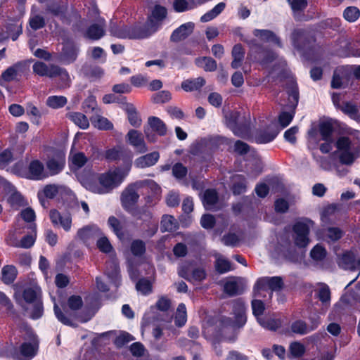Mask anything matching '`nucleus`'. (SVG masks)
I'll use <instances>...</instances> for the list:
<instances>
[{
	"label": "nucleus",
	"mask_w": 360,
	"mask_h": 360,
	"mask_svg": "<svg viewBox=\"0 0 360 360\" xmlns=\"http://www.w3.org/2000/svg\"><path fill=\"white\" fill-rule=\"evenodd\" d=\"M306 351V347L299 342H292L290 345V353L292 358L302 356Z\"/></svg>",
	"instance_id": "57"
},
{
	"label": "nucleus",
	"mask_w": 360,
	"mask_h": 360,
	"mask_svg": "<svg viewBox=\"0 0 360 360\" xmlns=\"http://www.w3.org/2000/svg\"><path fill=\"white\" fill-rule=\"evenodd\" d=\"M124 150L121 148H113L105 151V158L109 161H116L123 158Z\"/></svg>",
	"instance_id": "56"
},
{
	"label": "nucleus",
	"mask_w": 360,
	"mask_h": 360,
	"mask_svg": "<svg viewBox=\"0 0 360 360\" xmlns=\"http://www.w3.org/2000/svg\"><path fill=\"white\" fill-rule=\"evenodd\" d=\"M258 322L263 328L273 331L281 326V320L279 319L258 318Z\"/></svg>",
	"instance_id": "49"
},
{
	"label": "nucleus",
	"mask_w": 360,
	"mask_h": 360,
	"mask_svg": "<svg viewBox=\"0 0 360 360\" xmlns=\"http://www.w3.org/2000/svg\"><path fill=\"white\" fill-rule=\"evenodd\" d=\"M232 191L234 195H240L245 193L247 188L245 177L241 174H236L233 176Z\"/></svg>",
	"instance_id": "31"
},
{
	"label": "nucleus",
	"mask_w": 360,
	"mask_h": 360,
	"mask_svg": "<svg viewBox=\"0 0 360 360\" xmlns=\"http://www.w3.org/2000/svg\"><path fill=\"white\" fill-rule=\"evenodd\" d=\"M224 291L229 296H235L242 292L240 290L238 283L235 280L226 281L224 285Z\"/></svg>",
	"instance_id": "53"
},
{
	"label": "nucleus",
	"mask_w": 360,
	"mask_h": 360,
	"mask_svg": "<svg viewBox=\"0 0 360 360\" xmlns=\"http://www.w3.org/2000/svg\"><path fill=\"white\" fill-rule=\"evenodd\" d=\"M129 143L133 146L139 153H144L148 150L142 134L135 129H131L127 134Z\"/></svg>",
	"instance_id": "17"
},
{
	"label": "nucleus",
	"mask_w": 360,
	"mask_h": 360,
	"mask_svg": "<svg viewBox=\"0 0 360 360\" xmlns=\"http://www.w3.org/2000/svg\"><path fill=\"white\" fill-rule=\"evenodd\" d=\"M155 30L156 29L150 30L147 25H134L128 27L129 39H136L146 38L155 32Z\"/></svg>",
	"instance_id": "22"
},
{
	"label": "nucleus",
	"mask_w": 360,
	"mask_h": 360,
	"mask_svg": "<svg viewBox=\"0 0 360 360\" xmlns=\"http://www.w3.org/2000/svg\"><path fill=\"white\" fill-rule=\"evenodd\" d=\"M68 117L81 129H85L89 127V120L84 114L74 112L67 115Z\"/></svg>",
	"instance_id": "41"
},
{
	"label": "nucleus",
	"mask_w": 360,
	"mask_h": 360,
	"mask_svg": "<svg viewBox=\"0 0 360 360\" xmlns=\"http://www.w3.org/2000/svg\"><path fill=\"white\" fill-rule=\"evenodd\" d=\"M101 229L95 225L86 226L79 229L77 233V237L84 242L96 239L101 236Z\"/></svg>",
	"instance_id": "18"
},
{
	"label": "nucleus",
	"mask_w": 360,
	"mask_h": 360,
	"mask_svg": "<svg viewBox=\"0 0 360 360\" xmlns=\"http://www.w3.org/2000/svg\"><path fill=\"white\" fill-rule=\"evenodd\" d=\"M65 163V159L64 155H56L46 162V167L51 175H56L63 170Z\"/></svg>",
	"instance_id": "25"
},
{
	"label": "nucleus",
	"mask_w": 360,
	"mask_h": 360,
	"mask_svg": "<svg viewBox=\"0 0 360 360\" xmlns=\"http://www.w3.org/2000/svg\"><path fill=\"white\" fill-rule=\"evenodd\" d=\"M253 34L264 42H272L278 47L283 46L280 38L271 30L255 29Z\"/></svg>",
	"instance_id": "21"
},
{
	"label": "nucleus",
	"mask_w": 360,
	"mask_h": 360,
	"mask_svg": "<svg viewBox=\"0 0 360 360\" xmlns=\"http://www.w3.org/2000/svg\"><path fill=\"white\" fill-rule=\"evenodd\" d=\"M342 235V231L338 227H328L324 231L325 237L333 242L340 239Z\"/></svg>",
	"instance_id": "55"
},
{
	"label": "nucleus",
	"mask_w": 360,
	"mask_h": 360,
	"mask_svg": "<svg viewBox=\"0 0 360 360\" xmlns=\"http://www.w3.org/2000/svg\"><path fill=\"white\" fill-rule=\"evenodd\" d=\"M319 131L321 136V140L333 139L334 127L330 122L324 121L320 122L319 124Z\"/></svg>",
	"instance_id": "39"
},
{
	"label": "nucleus",
	"mask_w": 360,
	"mask_h": 360,
	"mask_svg": "<svg viewBox=\"0 0 360 360\" xmlns=\"http://www.w3.org/2000/svg\"><path fill=\"white\" fill-rule=\"evenodd\" d=\"M283 286V281L280 276L264 277L257 280L255 289H263L269 287L271 291L281 290Z\"/></svg>",
	"instance_id": "15"
},
{
	"label": "nucleus",
	"mask_w": 360,
	"mask_h": 360,
	"mask_svg": "<svg viewBox=\"0 0 360 360\" xmlns=\"http://www.w3.org/2000/svg\"><path fill=\"white\" fill-rule=\"evenodd\" d=\"M68 305L72 311H77L83 305L82 299L79 295H72L68 300Z\"/></svg>",
	"instance_id": "64"
},
{
	"label": "nucleus",
	"mask_w": 360,
	"mask_h": 360,
	"mask_svg": "<svg viewBox=\"0 0 360 360\" xmlns=\"http://www.w3.org/2000/svg\"><path fill=\"white\" fill-rule=\"evenodd\" d=\"M335 146L340 152V162L343 165H352L360 155V147L355 146L348 136L339 137Z\"/></svg>",
	"instance_id": "3"
},
{
	"label": "nucleus",
	"mask_w": 360,
	"mask_h": 360,
	"mask_svg": "<svg viewBox=\"0 0 360 360\" xmlns=\"http://www.w3.org/2000/svg\"><path fill=\"white\" fill-rule=\"evenodd\" d=\"M292 87L288 91V100L290 103V108L291 110L290 112H282L278 116L279 124L283 127H287L292 120L295 115V109L299 101V92L297 86L295 84L292 82Z\"/></svg>",
	"instance_id": "6"
},
{
	"label": "nucleus",
	"mask_w": 360,
	"mask_h": 360,
	"mask_svg": "<svg viewBox=\"0 0 360 360\" xmlns=\"http://www.w3.org/2000/svg\"><path fill=\"white\" fill-rule=\"evenodd\" d=\"M59 186L56 184H49L44 186L41 192L46 198L53 199L58 193Z\"/></svg>",
	"instance_id": "63"
},
{
	"label": "nucleus",
	"mask_w": 360,
	"mask_h": 360,
	"mask_svg": "<svg viewBox=\"0 0 360 360\" xmlns=\"http://www.w3.org/2000/svg\"><path fill=\"white\" fill-rule=\"evenodd\" d=\"M54 69L55 70L53 73V77H60V87L63 89L69 87L71 83V79L68 71L65 68L57 65Z\"/></svg>",
	"instance_id": "35"
},
{
	"label": "nucleus",
	"mask_w": 360,
	"mask_h": 360,
	"mask_svg": "<svg viewBox=\"0 0 360 360\" xmlns=\"http://www.w3.org/2000/svg\"><path fill=\"white\" fill-rule=\"evenodd\" d=\"M194 24L193 22H186L181 25L177 29L174 30L170 37V40L174 42H179L187 38L193 31Z\"/></svg>",
	"instance_id": "19"
},
{
	"label": "nucleus",
	"mask_w": 360,
	"mask_h": 360,
	"mask_svg": "<svg viewBox=\"0 0 360 360\" xmlns=\"http://www.w3.org/2000/svg\"><path fill=\"white\" fill-rule=\"evenodd\" d=\"M38 348L39 343L37 340L24 342L13 354V358L16 360H31L36 356Z\"/></svg>",
	"instance_id": "11"
},
{
	"label": "nucleus",
	"mask_w": 360,
	"mask_h": 360,
	"mask_svg": "<svg viewBox=\"0 0 360 360\" xmlns=\"http://www.w3.org/2000/svg\"><path fill=\"white\" fill-rule=\"evenodd\" d=\"M277 133L273 131H262L257 134L255 137V141L257 143L263 144L272 141L276 136Z\"/></svg>",
	"instance_id": "54"
},
{
	"label": "nucleus",
	"mask_w": 360,
	"mask_h": 360,
	"mask_svg": "<svg viewBox=\"0 0 360 360\" xmlns=\"http://www.w3.org/2000/svg\"><path fill=\"white\" fill-rule=\"evenodd\" d=\"M22 298L27 303H34L41 300V292L34 288H27L22 292Z\"/></svg>",
	"instance_id": "45"
},
{
	"label": "nucleus",
	"mask_w": 360,
	"mask_h": 360,
	"mask_svg": "<svg viewBox=\"0 0 360 360\" xmlns=\"http://www.w3.org/2000/svg\"><path fill=\"white\" fill-rule=\"evenodd\" d=\"M215 269L219 274L226 273L231 270V262L223 257H218L215 262Z\"/></svg>",
	"instance_id": "59"
},
{
	"label": "nucleus",
	"mask_w": 360,
	"mask_h": 360,
	"mask_svg": "<svg viewBox=\"0 0 360 360\" xmlns=\"http://www.w3.org/2000/svg\"><path fill=\"white\" fill-rule=\"evenodd\" d=\"M319 324V322H316L311 327L307 326L305 322L299 320L296 321L291 325V330L293 333L298 335H305L309 332L314 330Z\"/></svg>",
	"instance_id": "38"
},
{
	"label": "nucleus",
	"mask_w": 360,
	"mask_h": 360,
	"mask_svg": "<svg viewBox=\"0 0 360 360\" xmlns=\"http://www.w3.org/2000/svg\"><path fill=\"white\" fill-rule=\"evenodd\" d=\"M195 63L198 67L203 68L206 72H213L217 68L216 60L211 57L197 58L195 60Z\"/></svg>",
	"instance_id": "34"
},
{
	"label": "nucleus",
	"mask_w": 360,
	"mask_h": 360,
	"mask_svg": "<svg viewBox=\"0 0 360 360\" xmlns=\"http://www.w3.org/2000/svg\"><path fill=\"white\" fill-rule=\"evenodd\" d=\"M218 201V193L214 189H207L204 192L202 203L206 210H212Z\"/></svg>",
	"instance_id": "33"
},
{
	"label": "nucleus",
	"mask_w": 360,
	"mask_h": 360,
	"mask_svg": "<svg viewBox=\"0 0 360 360\" xmlns=\"http://www.w3.org/2000/svg\"><path fill=\"white\" fill-rule=\"evenodd\" d=\"M27 69V64L25 61H20L8 67L1 73L0 85L3 86V82H10L17 80L18 77H21Z\"/></svg>",
	"instance_id": "10"
},
{
	"label": "nucleus",
	"mask_w": 360,
	"mask_h": 360,
	"mask_svg": "<svg viewBox=\"0 0 360 360\" xmlns=\"http://www.w3.org/2000/svg\"><path fill=\"white\" fill-rule=\"evenodd\" d=\"M360 16V10L356 6H348L343 11V18L349 22H354Z\"/></svg>",
	"instance_id": "52"
},
{
	"label": "nucleus",
	"mask_w": 360,
	"mask_h": 360,
	"mask_svg": "<svg viewBox=\"0 0 360 360\" xmlns=\"http://www.w3.org/2000/svg\"><path fill=\"white\" fill-rule=\"evenodd\" d=\"M338 264L345 269L360 271V259L356 260L352 252H346L338 260Z\"/></svg>",
	"instance_id": "20"
},
{
	"label": "nucleus",
	"mask_w": 360,
	"mask_h": 360,
	"mask_svg": "<svg viewBox=\"0 0 360 360\" xmlns=\"http://www.w3.org/2000/svg\"><path fill=\"white\" fill-rule=\"evenodd\" d=\"M6 30L13 41H15L22 32V25L18 21L8 23L6 26Z\"/></svg>",
	"instance_id": "51"
},
{
	"label": "nucleus",
	"mask_w": 360,
	"mask_h": 360,
	"mask_svg": "<svg viewBox=\"0 0 360 360\" xmlns=\"http://www.w3.org/2000/svg\"><path fill=\"white\" fill-rule=\"evenodd\" d=\"M130 214L137 219L146 222H151L153 220V214L147 207H142L139 209H134Z\"/></svg>",
	"instance_id": "42"
},
{
	"label": "nucleus",
	"mask_w": 360,
	"mask_h": 360,
	"mask_svg": "<svg viewBox=\"0 0 360 360\" xmlns=\"http://www.w3.org/2000/svg\"><path fill=\"white\" fill-rule=\"evenodd\" d=\"M310 256L314 260L321 261L326 256V250L323 247L318 244L311 250Z\"/></svg>",
	"instance_id": "61"
},
{
	"label": "nucleus",
	"mask_w": 360,
	"mask_h": 360,
	"mask_svg": "<svg viewBox=\"0 0 360 360\" xmlns=\"http://www.w3.org/2000/svg\"><path fill=\"white\" fill-rule=\"evenodd\" d=\"M146 127L160 136L166 135L167 131L165 123L159 117L155 116L148 117Z\"/></svg>",
	"instance_id": "26"
},
{
	"label": "nucleus",
	"mask_w": 360,
	"mask_h": 360,
	"mask_svg": "<svg viewBox=\"0 0 360 360\" xmlns=\"http://www.w3.org/2000/svg\"><path fill=\"white\" fill-rule=\"evenodd\" d=\"M68 103V99L63 96H51L46 101V104L51 108L58 109L65 106Z\"/></svg>",
	"instance_id": "46"
},
{
	"label": "nucleus",
	"mask_w": 360,
	"mask_h": 360,
	"mask_svg": "<svg viewBox=\"0 0 360 360\" xmlns=\"http://www.w3.org/2000/svg\"><path fill=\"white\" fill-rule=\"evenodd\" d=\"M105 34V20L101 19L98 23L91 25L86 30L85 37L96 41L101 39Z\"/></svg>",
	"instance_id": "16"
},
{
	"label": "nucleus",
	"mask_w": 360,
	"mask_h": 360,
	"mask_svg": "<svg viewBox=\"0 0 360 360\" xmlns=\"http://www.w3.org/2000/svg\"><path fill=\"white\" fill-rule=\"evenodd\" d=\"M29 174L30 179L34 180H40L46 177V175L44 174V165L38 160H32L30 163Z\"/></svg>",
	"instance_id": "27"
},
{
	"label": "nucleus",
	"mask_w": 360,
	"mask_h": 360,
	"mask_svg": "<svg viewBox=\"0 0 360 360\" xmlns=\"http://www.w3.org/2000/svg\"><path fill=\"white\" fill-rule=\"evenodd\" d=\"M79 51V46L72 41H67L63 46L60 59L65 64L74 63L78 56Z\"/></svg>",
	"instance_id": "14"
},
{
	"label": "nucleus",
	"mask_w": 360,
	"mask_h": 360,
	"mask_svg": "<svg viewBox=\"0 0 360 360\" xmlns=\"http://www.w3.org/2000/svg\"><path fill=\"white\" fill-rule=\"evenodd\" d=\"M67 11L68 4L63 1H52L46 5L45 13L56 17L62 21L67 20Z\"/></svg>",
	"instance_id": "13"
},
{
	"label": "nucleus",
	"mask_w": 360,
	"mask_h": 360,
	"mask_svg": "<svg viewBox=\"0 0 360 360\" xmlns=\"http://www.w3.org/2000/svg\"><path fill=\"white\" fill-rule=\"evenodd\" d=\"M231 56L233 60L231 66L233 69H238L242 65L245 58V50L241 44H237L233 47Z\"/></svg>",
	"instance_id": "28"
},
{
	"label": "nucleus",
	"mask_w": 360,
	"mask_h": 360,
	"mask_svg": "<svg viewBox=\"0 0 360 360\" xmlns=\"http://www.w3.org/2000/svg\"><path fill=\"white\" fill-rule=\"evenodd\" d=\"M126 174L119 169L101 174L96 179H88L84 186L92 193L106 194L117 187L124 180Z\"/></svg>",
	"instance_id": "1"
},
{
	"label": "nucleus",
	"mask_w": 360,
	"mask_h": 360,
	"mask_svg": "<svg viewBox=\"0 0 360 360\" xmlns=\"http://www.w3.org/2000/svg\"><path fill=\"white\" fill-rule=\"evenodd\" d=\"M82 108L86 113L95 112V114H98L101 112L100 109L97 107L96 98L93 96H90L85 99L82 104Z\"/></svg>",
	"instance_id": "50"
},
{
	"label": "nucleus",
	"mask_w": 360,
	"mask_h": 360,
	"mask_svg": "<svg viewBox=\"0 0 360 360\" xmlns=\"http://www.w3.org/2000/svg\"><path fill=\"white\" fill-rule=\"evenodd\" d=\"M178 228V224L172 215L165 214L160 221V230L164 232H172Z\"/></svg>",
	"instance_id": "36"
},
{
	"label": "nucleus",
	"mask_w": 360,
	"mask_h": 360,
	"mask_svg": "<svg viewBox=\"0 0 360 360\" xmlns=\"http://www.w3.org/2000/svg\"><path fill=\"white\" fill-rule=\"evenodd\" d=\"M226 8V4L224 2H220L217 4L212 10L205 13L200 18V21L202 22H209L214 18H217Z\"/></svg>",
	"instance_id": "40"
},
{
	"label": "nucleus",
	"mask_w": 360,
	"mask_h": 360,
	"mask_svg": "<svg viewBox=\"0 0 360 360\" xmlns=\"http://www.w3.org/2000/svg\"><path fill=\"white\" fill-rule=\"evenodd\" d=\"M54 313L57 319L62 323L72 327L76 326L74 323V320L85 323L89 321L92 317V315L89 312L83 313L82 314H64L56 304H54Z\"/></svg>",
	"instance_id": "8"
},
{
	"label": "nucleus",
	"mask_w": 360,
	"mask_h": 360,
	"mask_svg": "<svg viewBox=\"0 0 360 360\" xmlns=\"http://www.w3.org/2000/svg\"><path fill=\"white\" fill-rule=\"evenodd\" d=\"M290 38L293 46L298 50L304 49L314 41L309 33L303 29H295Z\"/></svg>",
	"instance_id": "12"
},
{
	"label": "nucleus",
	"mask_w": 360,
	"mask_h": 360,
	"mask_svg": "<svg viewBox=\"0 0 360 360\" xmlns=\"http://www.w3.org/2000/svg\"><path fill=\"white\" fill-rule=\"evenodd\" d=\"M187 321V313L186 308L184 303H181L178 305L175 317L174 323L178 327H182L185 325Z\"/></svg>",
	"instance_id": "47"
},
{
	"label": "nucleus",
	"mask_w": 360,
	"mask_h": 360,
	"mask_svg": "<svg viewBox=\"0 0 360 360\" xmlns=\"http://www.w3.org/2000/svg\"><path fill=\"white\" fill-rule=\"evenodd\" d=\"M69 159L71 162L70 167L74 169L82 168L88 161V158L82 152H78L73 154L70 156Z\"/></svg>",
	"instance_id": "43"
},
{
	"label": "nucleus",
	"mask_w": 360,
	"mask_h": 360,
	"mask_svg": "<svg viewBox=\"0 0 360 360\" xmlns=\"http://www.w3.org/2000/svg\"><path fill=\"white\" fill-rule=\"evenodd\" d=\"M165 322L163 320H160L159 316H156L153 317L152 320L145 321L142 323V335H151L154 338H160L162 335H171L172 334L170 333L166 334L163 332L165 329Z\"/></svg>",
	"instance_id": "7"
},
{
	"label": "nucleus",
	"mask_w": 360,
	"mask_h": 360,
	"mask_svg": "<svg viewBox=\"0 0 360 360\" xmlns=\"http://www.w3.org/2000/svg\"><path fill=\"white\" fill-rule=\"evenodd\" d=\"M56 67L55 64L47 65L41 61H37L32 66L33 72L40 77H48L53 78V73Z\"/></svg>",
	"instance_id": "24"
},
{
	"label": "nucleus",
	"mask_w": 360,
	"mask_h": 360,
	"mask_svg": "<svg viewBox=\"0 0 360 360\" xmlns=\"http://www.w3.org/2000/svg\"><path fill=\"white\" fill-rule=\"evenodd\" d=\"M143 185H148L153 189L160 190L158 185L152 180H145L129 185L122 192L120 196L122 206L127 212L131 213L135 209L134 207L139 199L137 188Z\"/></svg>",
	"instance_id": "2"
},
{
	"label": "nucleus",
	"mask_w": 360,
	"mask_h": 360,
	"mask_svg": "<svg viewBox=\"0 0 360 360\" xmlns=\"http://www.w3.org/2000/svg\"><path fill=\"white\" fill-rule=\"evenodd\" d=\"M227 126L232 130L233 134L240 138H245L249 135L250 122L246 120L242 121L240 112L238 111H231L225 115Z\"/></svg>",
	"instance_id": "4"
},
{
	"label": "nucleus",
	"mask_w": 360,
	"mask_h": 360,
	"mask_svg": "<svg viewBox=\"0 0 360 360\" xmlns=\"http://www.w3.org/2000/svg\"><path fill=\"white\" fill-rule=\"evenodd\" d=\"M131 251L134 256H142L146 252V244L141 240H134L131 244Z\"/></svg>",
	"instance_id": "58"
},
{
	"label": "nucleus",
	"mask_w": 360,
	"mask_h": 360,
	"mask_svg": "<svg viewBox=\"0 0 360 360\" xmlns=\"http://www.w3.org/2000/svg\"><path fill=\"white\" fill-rule=\"evenodd\" d=\"M160 158V154L157 151L148 153L145 155L138 158L134 165L138 168H145L151 167L156 164Z\"/></svg>",
	"instance_id": "23"
},
{
	"label": "nucleus",
	"mask_w": 360,
	"mask_h": 360,
	"mask_svg": "<svg viewBox=\"0 0 360 360\" xmlns=\"http://www.w3.org/2000/svg\"><path fill=\"white\" fill-rule=\"evenodd\" d=\"M319 288L315 290L316 295L323 305L330 302L331 292L328 285L323 283H319Z\"/></svg>",
	"instance_id": "32"
},
{
	"label": "nucleus",
	"mask_w": 360,
	"mask_h": 360,
	"mask_svg": "<svg viewBox=\"0 0 360 360\" xmlns=\"http://www.w3.org/2000/svg\"><path fill=\"white\" fill-rule=\"evenodd\" d=\"M124 110L127 114L128 120L131 125L134 127H139L141 124L142 120L140 118L135 107L132 104L127 103Z\"/></svg>",
	"instance_id": "37"
},
{
	"label": "nucleus",
	"mask_w": 360,
	"mask_h": 360,
	"mask_svg": "<svg viewBox=\"0 0 360 360\" xmlns=\"http://www.w3.org/2000/svg\"><path fill=\"white\" fill-rule=\"evenodd\" d=\"M292 238L294 243L298 248H306L309 243V227L301 221L296 222L292 226Z\"/></svg>",
	"instance_id": "9"
},
{
	"label": "nucleus",
	"mask_w": 360,
	"mask_h": 360,
	"mask_svg": "<svg viewBox=\"0 0 360 360\" xmlns=\"http://www.w3.org/2000/svg\"><path fill=\"white\" fill-rule=\"evenodd\" d=\"M91 118V121L95 127L101 130H109L112 129L113 124L105 117H101L98 114Z\"/></svg>",
	"instance_id": "48"
},
{
	"label": "nucleus",
	"mask_w": 360,
	"mask_h": 360,
	"mask_svg": "<svg viewBox=\"0 0 360 360\" xmlns=\"http://www.w3.org/2000/svg\"><path fill=\"white\" fill-rule=\"evenodd\" d=\"M18 270L13 265H6L1 269V281L9 285L14 282L17 277Z\"/></svg>",
	"instance_id": "29"
},
{
	"label": "nucleus",
	"mask_w": 360,
	"mask_h": 360,
	"mask_svg": "<svg viewBox=\"0 0 360 360\" xmlns=\"http://www.w3.org/2000/svg\"><path fill=\"white\" fill-rule=\"evenodd\" d=\"M136 288L143 295H148L152 292V285L150 282L146 278L140 279L136 285Z\"/></svg>",
	"instance_id": "62"
},
{
	"label": "nucleus",
	"mask_w": 360,
	"mask_h": 360,
	"mask_svg": "<svg viewBox=\"0 0 360 360\" xmlns=\"http://www.w3.org/2000/svg\"><path fill=\"white\" fill-rule=\"evenodd\" d=\"M232 310L235 320L233 321L231 318L224 317L221 319L222 324L226 326H231L233 328L243 327L247 321L246 307L244 302L240 300H235L233 302Z\"/></svg>",
	"instance_id": "5"
},
{
	"label": "nucleus",
	"mask_w": 360,
	"mask_h": 360,
	"mask_svg": "<svg viewBox=\"0 0 360 360\" xmlns=\"http://www.w3.org/2000/svg\"><path fill=\"white\" fill-rule=\"evenodd\" d=\"M110 35L119 39H129L128 26H118L115 23L111 22L109 28Z\"/></svg>",
	"instance_id": "44"
},
{
	"label": "nucleus",
	"mask_w": 360,
	"mask_h": 360,
	"mask_svg": "<svg viewBox=\"0 0 360 360\" xmlns=\"http://www.w3.org/2000/svg\"><path fill=\"white\" fill-rule=\"evenodd\" d=\"M205 79L199 77L192 79H186L181 83V88L186 92L197 91L203 86Z\"/></svg>",
	"instance_id": "30"
},
{
	"label": "nucleus",
	"mask_w": 360,
	"mask_h": 360,
	"mask_svg": "<svg viewBox=\"0 0 360 360\" xmlns=\"http://www.w3.org/2000/svg\"><path fill=\"white\" fill-rule=\"evenodd\" d=\"M172 171L173 176L177 179L184 178L188 173L187 167L180 162L174 164L172 168Z\"/></svg>",
	"instance_id": "60"
}]
</instances>
